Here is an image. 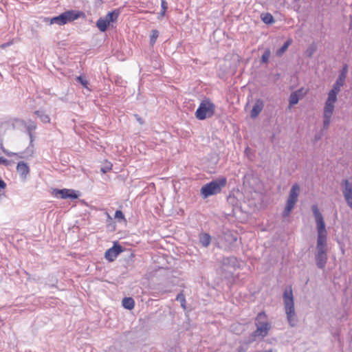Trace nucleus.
<instances>
[{
	"label": "nucleus",
	"instance_id": "16",
	"mask_svg": "<svg viewBox=\"0 0 352 352\" xmlns=\"http://www.w3.org/2000/svg\"><path fill=\"white\" fill-rule=\"evenodd\" d=\"M264 103L263 100L261 99L256 100L250 113L251 118H256L262 111Z\"/></svg>",
	"mask_w": 352,
	"mask_h": 352
},
{
	"label": "nucleus",
	"instance_id": "33",
	"mask_svg": "<svg viewBox=\"0 0 352 352\" xmlns=\"http://www.w3.org/2000/svg\"><path fill=\"white\" fill-rule=\"evenodd\" d=\"M0 164H3L5 166H8L10 164L9 160L6 159L3 157H0Z\"/></svg>",
	"mask_w": 352,
	"mask_h": 352
},
{
	"label": "nucleus",
	"instance_id": "31",
	"mask_svg": "<svg viewBox=\"0 0 352 352\" xmlns=\"http://www.w3.org/2000/svg\"><path fill=\"white\" fill-rule=\"evenodd\" d=\"M316 50V46L315 45H311V46H309L307 50V53L308 56H311L314 53Z\"/></svg>",
	"mask_w": 352,
	"mask_h": 352
},
{
	"label": "nucleus",
	"instance_id": "19",
	"mask_svg": "<svg viewBox=\"0 0 352 352\" xmlns=\"http://www.w3.org/2000/svg\"><path fill=\"white\" fill-rule=\"evenodd\" d=\"M34 114L36 115L43 123H50V118L43 111H36Z\"/></svg>",
	"mask_w": 352,
	"mask_h": 352
},
{
	"label": "nucleus",
	"instance_id": "12",
	"mask_svg": "<svg viewBox=\"0 0 352 352\" xmlns=\"http://www.w3.org/2000/svg\"><path fill=\"white\" fill-rule=\"evenodd\" d=\"M3 152L8 157L16 156L19 158H28L32 157L34 153V146L32 147L30 145L25 149V151L19 153H12L3 147H1Z\"/></svg>",
	"mask_w": 352,
	"mask_h": 352
},
{
	"label": "nucleus",
	"instance_id": "23",
	"mask_svg": "<svg viewBox=\"0 0 352 352\" xmlns=\"http://www.w3.org/2000/svg\"><path fill=\"white\" fill-rule=\"evenodd\" d=\"M289 44H290L289 41H286L283 44V45L277 50L276 55L278 56H282L284 54V52L287 50V49L288 48Z\"/></svg>",
	"mask_w": 352,
	"mask_h": 352
},
{
	"label": "nucleus",
	"instance_id": "27",
	"mask_svg": "<svg viewBox=\"0 0 352 352\" xmlns=\"http://www.w3.org/2000/svg\"><path fill=\"white\" fill-rule=\"evenodd\" d=\"M331 117L323 116V128L327 129L331 122Z\"/></svg>",
	"mask_w": 352,
	"mask_h": 352
},
{
	"label": "nucleus",
	"instance_id": "14",
	"mask_svg": "<svg viewBox=\"0 0 352 352\" xmlns=\"http://www.w3.org/2000/svg\"><path fill=\"white\" fill-rule=\"evenodd\" d=\"M122 251L120 245H115L105 252L104 257L109 261H113Z\"/></svg>",
	"mask_w": 352,
	"mask_h": 352
},
{
	"label": "nucleus",
	"instance_id": "18",
	"mask_svg": "<svg viewBox=\"0 0 352 352\" xmlns=\"http://www.w3.org/2000/svg\"><path fill=\"white\" fill-rule=\"evenodd\" d=\"M134 300L131 297L124 298L122 300V306L127 309H132L134 307Z\"/></svg>",
	"mask_w": 352,
	"mask_h": 352
},
{
	"label": "nucleus",
	"instance_id": "20",
	"mask_svg": "<svg viewBox=\"0 0 352 352\" xmlns=\"http://www.w3.org/2000/svg\"><path fill=\"white\" fill-rule=\"evenodd\" d=\"M299 97L297 91L292 92L289 98V106H293L298 102Z\"/></svg>",
	"mask_w": 352,
	"mask_h": 352
},
{
	"label": "nucleus",
	"instance_id": "17",
	"mask_svg": "<svg viewBox=\"0 0 352 352\" xmlns=\"http://www.w3.org/2000/svg\"><path fill=\"white\" fill-rule=\"evenodd\" d=\"M199 242L204 248H207L211 242V236L208 233H201L199 236Z\"/></svg>",
	"mask_w": 352,
	"mask_h": 352
},
{
	"label": "nucleus",
	"instance_id": "34",
	"mask_svg": "<svg viewBox=\"0 0 352 352\" xmlns=\"http://www.w3.org/2000/svg\"><path fill=\"white\" fill-rule=\"evenodd\" d=\"M6 187V184L4 182L3 180L0 179V190H4ZM2 195L0 194V199H1Z\"/></svg>",
	"mask_w": 352,
	"mask_h": 352
},
{
	"label": "nucleus",
	"instance_id": "3",
	"mask_svg": "<svg viewBox=\"0 0 352 352\" xmlns=\"http://www.w3.org/2000/svg\"><path fill=\"white\" fill-rule=\"evenodd\" d=\"M255 326L256 329L252 333L251 337L264 338L267 336L272 327L265 311H261L257 314L255 318Z\"/></svg>",
	"mask_w": 352,
	"mask_h": 352
},
{
	"label": "nucleus",
	"instance_id": "11",
	"mask_svg": "<svg viewBox=\"0 0 352 352\" xmlns=\"http://www.w3.org/2000/svg\"><path fill=\"white\" fill-rule=\"evenodd\" d=\"M53 195L61 199H75L79 197V193L73 189H54Z\"/></svg>",
	"mask_w": 352,
	"mask_h": 352
},
{
	"label": "nucleus",
	"instance_id": "35",
	"mask_svg": "<svg viewBox=\"0 0 352 352\" xmlns=\"http://www.w3.org/2000/svg\"><path fill=\"white\" fill-rule=\"evenodd\" d=\"M111 166H112L111 165L106 166L104 167L101 168L100 170L103 173H106L107 172H108L109 170H110L111 169Z\"/></svg>",
	"mask_w": 352,
	"mask_h": 352
},
{
	"label": "nucleus",
	"instance_id": "36",
	"mask_svg": "<svg viewBox=\"0 0 352 352\" xmlns=\"http://www.w3.org/2000/svg\"><path fill=\"white\" fill-rule=\"evenodd\" d=\"M28 133V135L30 137V146L32 147H33L34 146V144H33V141H34L33 134H32V132L31 133L30 132V133Z\"/></svg>",
	"mask_w": 352,
	"mask_h": 352
},
{
	"label": "nucleus",
	"instance_id": "9",
	"mask_svg": "<svg viewBox=\"0 0 352 352\" xmlns=\"http://www.w3.org/2000/svg\"><path fill=\"white\" fill-rule=\"evenodd\" d=\"M342 192L347 206L352 210V180L344 179L341 182Z\"/></svg>",
	"mask_w": 352,
	"mask_h": 352
},
{
	"label": "nucleus",
	"instance_id": "40",
	"mask_svg": "<svg viewBox=\"0 0 352 352\" xmlns=\"http://www.w3.org/2000/svg\"><path fill=\"white\" fill-rule=\"evenodd\" d=\"M254 340V339H250V342H253Z\"/></svg>",
	"mask_w": 352,
	"mask_h": 352
},
{
	"label": "nucleus",
	"instance_id": "5",
	"mask_svg": "<svg viewBox=\"0 0 352 352\" xmlns=\"http://www.w3.org/2000/svg\"><path fill=\"white\" fill-rule=\"evenodd\" d=\"M85 16V13L82 11L70 10L63 12L57 16L52 18L50 19V23L63 25L68 23H71L80 17Z\"/></svg>",
	"mask_w": 352,
	"mask_h": 352
},
{
	"label": "nucleus",
	"instance_id": "2",
	"mask_svg": "<svg viewBox=\"0 0 352 352\" xmlns=\"http://www.w3.org/2000/svg\"><path fill=\"white\" fill-rule=\"evenodd\" d=\"M283 298L287 322L292 327H294L297 324L298 318L295 311L294 296L291 287L284 291Z\"/></svg>",
	"mask_w": 352,
	"mask_h": 352
},
{
	"label": "nucleus",
	"instance_id": "32",
	"mask_svg": "<svg viewBox=\"0 0 352 352\" xmlns=\"http://www.w3.org/2000/svg\"><path fill=\"white\" fill-rule=\"evenodd\" d=\"M167 9L166 2L164 0H162V15H164L165 12Z\"/></svg>",
	"mask_w": 352,
	"mask_h": 352
},
{
	"label": "nucleus",
	"instance_id": "1",
	"mask_svg": "<svg viewBox=\"0 0 352 352\" xmlns=\"http://www.w3.org/2000/svg\"><path fill=\"white\" fill-rule=\"evenodd\" d=\"M311 210L314 216L317 231V244L316 250L317 252L315 256L316 263L318 268L324 269L327 262V232L326 230L325 223L323 219V217L320 212L316 205L311 206Z\"/></svg>",
	"mask_w": 352,
	"mask_h": 352
},
{
	"label": "nucleus",
	"instance_id": "15",
	"mask_svg": "<svg viewBox=\"0 0 352 352\" xmlns=\"http://www.w3.org/2000/svg\"><path fill=\"white\" fill-rule=\"evenodd\" d=\"M16 171L20 177L25 179L30 173V167L27 163L21 161L16 166Z\"/></svg>",
	"mask_w": 352,
	"mask_h": 352
},
{
	"label": "nucleus",
	"instance_id": "8",
	"mask_svg": "<svg viewBox=\"0 0 352 352\" xmlns=\"http://www.w3.org/2000/svg\"><path fill=\"white\" fill-rule=\"evenodd\" d=\"M120 15V11L118 10H114L112 12H109L104 17H100L96 22L97 28L101 32H105L108 27L110 26L111 23L117 21Z\"/></svg>",
	"mask_w": 352,
	"mask_h": 352
},
{
	"label": "nucleus",
	"instance_id": "39",
	"mask_svg": "<svg viewBox=\"0 0 352 352\" xmlns=\"http://www.w3.org/2000/svg\"><path fill=\"white\" fill-rule=\"evenodd\" d=\"M138 120L141 124H142V123H143V122L142 121V119H141V118H138Z\"/></svg>",
	"mask_w": 352,
	"mask_h": 352
},
{
	"label": "nucleus",
	"instance_id": "24",
	"mask_svg": "<svg viewBox=\"0 0 352 352\" xmlns=\"http://www.w3.org/2000/svg\"><path fill=\"white\" fill-rule=\"evenodd\" d=\"M262 21L266 24H271L274 21L273 16L270 13L265 14V16L262 17Z\"/></svg>",
	"mask_w": 352,
	"mask_h": 352
},
{
	"label": "nucleus",
	"instance_id": "21",
	"mask_svg": "<svg viewBox=\"0 0 352 352\" xmlns=\"http://www.w3.org/2000/svg\"><path fill=\"white\" fill-rule=\"evenodd\" d=\"M221 263L223 265H234L236 263V258L232 256L223 258Z\"/></svg>",
	"mask_w": 352,
	"mask_h": 352
},
{
	"label": "nucleus",
	"instance_id": "10",
	"mask_svg": "<svg viewBox=\"0 0 352 352\" xmlns=\"http://www.w3.org/2000/svg\"><path fill=\"white\" fill-rule=\"evenodd\" d=\"M337 101V95L333 92H329L327 99L325 102L323 116L332 117L335 109V103Z\"/></svg>",
	"mask_w": 352,
	"mask_h": 352
},
{
	"label": "nucleus",
	"instance_id": "37",
	"mask_svg": "<svg viewBox=\"0 0 352 352\" xmlns=\"http://www.w3.org/2000/svg\"><path fill=\"white\" fill-rule=\"evenodd\" d=\"M239 352H245V349L243 346H239L238 349Z\"/></svg>",
	"mask_w": 352,
	"mask_h": 352
},
{
	"label": "nucleus",
	"instance_id": "26",
	"mask_svg": "<svg viewBox=\"0 0 352 352\" xmlns=\"http://www.w3.org/2000/svg\"><path fill=\"white\" fill-rule=\"evenodd\" d=\"M158 36H159V32L157 30H152L151 34L150 36V41H151V44L152 45L155 43Z\"/></svg>",
	"mask_w": 352,
	"mask_h": 352
},
{
	"label": "nucleus",
	"instance_id": "6",
	"mask_svg": "<svg viewBox=\"0 0 352 352\" xmlns=\"http://www.w3.org/2000/svg\"><path fill=\"white\" fill-rule=\"evenodd\" d=\"M215 105L209 99L201 102L195 112L196 118L199 120H204L211 118L214 114Z\"/></svg>",
	"mask_w": 352,
	"mask_h": 352
},
{
	"label": "nucleus",
	"instance_id": "38",
	"mask_svg": "<svg viewBox=\"0 0 352 352\" xmlns=\"http://www.w3.org/2000/svg\"><path fill=\"white\" fill-rule=\"evenodd\" d=\"M107 216L108 219H110V220L112 219L111 217L109 214V213H107Z\"/></svg>",
	"mask_w": 352,
	"mask_h": 352
},
{
	"label": "nucleus",
	"instance_id": "28",
	"mask_svg": "<svg viewBox=\"0 0 352 352\" xmlns=\"http://www.w3.org/2000/svg\"><path fill=\"white\" fill-rule=\"evenodd\" d=\"M115 218L118 219V221H126L124 215L121 210L116 211Z\"/></svg>",
	"mask_w": 352,
	"mask_h": 352
},
{
	"label": "nucleus",
	"instance_id": "4",
	"mask_svg": "<svg viewBox=\"0 0 352 352\" xmlns=\"http://www.w3.org/2000/svg\"><path fill=\"white\" fill-rule=\"evenodd\" d=\"M227 180L225 177L212 180L210 183L204 185L200 190L201 195L204 199L220 192L222 188L226 185Z\"/></svg>",
	"mask_w": 352,
	"mask_h": 352
},
{
	"label": "nucleus",
	"instance_id": "13",
	"mask_svg": "<svg viewBox=\"0 0 352 352\" xmlns=\"http://www.w3.org/2000/svg\"><path fill=\"white\" fill-rule=\"evenodd\" d=\"M347 72V66L345 65L340 74L339 77L336 80V82L333 84L332 89L329 92H333L334 94L338 95V94L340 91V88L343 86L345 78H346V74Z\"/></svg>",
	"mask_w": 352,
	"mask_h": 352
},
{
	"label": "nucleus",
	"instance_id": "30",
	"mask_svg": "<svg viewBox=\"0 0 352 352\" xmlns=\"http://www.w3.org/2000/svg\"><path fill=\"white\" fill-rule=\"evenodd\" d=\"M28 133H32L36 129V125L34 122H31L26 127Z\"/></svg>",
	"mask_w": 352,
	"mask_h": 352
},
{
	"label": "nucleus",
	"instance_id": "22",
	"mask_svg": "<svg viewBox=\"0 0 352 352\" xmlns=\"http://www.w3.org/2000/svg\"><path fill=\"white\" fill-rule=\"evenodd\" d=\"M271 56V51L270 49H266L261 56V63H267Z\"/></svg>",
	"mask_w": 352,
	"mask_h": 352
},
{
	"label": "nucleus",
	"instance_id": "25",
	"mask_svg": "<svg viewBox=\"0 0 352 352\" xmlns=\"http://www.w3.org/2000/svg\"><path fill=\"white\" fill-rule=\"evenodd\" d=\"M176 300L179 301L181 303V306L186 309V298L184 295L182 293H179L176 296Z\"/></svg>",
	"mask_w": 352,
	"mask_h": 352
},
{
	"label": "nucleus",
	"instance_id": "7",
	"mask_svg": "<svg viewBox=\"0 0 352 352\" xmlns=\"http://www.w3.org/2000/svg\"><path fill=\"white\" fill-rule=\"evenodd\" d=\"M300 188L298 184H294L291 188L289 196L286 202L285 208L283 212L284 217H288L298 201V197L300 194Z\"/></svg>",
	"mask_w": 352,
	"mask_h": 352
},
{
	"label": "nucleus",
	"instance_id": "29",
	"mask_svg": "<svg viewBox=\"0 0 352 352\" xmlns=\"http://www.w3.org/2000/svg\"><path fill=\"white\" fill-rule=\"evenodd\" d=\"M76 80H77V81H78V82H80V84H81L84 87L87 88L88 81H87V80L85 78H84V77H82V76H78V77L76 78Z\"/></svg>",
	"mask_w": 352,
	"mask_h": 352
}]
</instances>
